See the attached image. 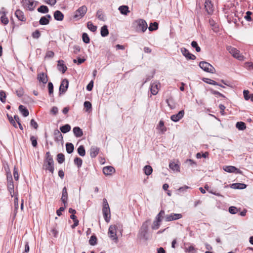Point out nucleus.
Wrapping results in <instances>:
<instances>
[{
  "mask_svg": "<svg viewBox=\"0 0 253 253\" xmlns=\"http://www.w3.org/2000/svg\"><path fill=\"white\" fill-rule=\"evenodd\" d=\"M18 109L20 112L22 114V115L24 117H26L29 115V111L24 106L20 105H19Z\"/></svg>",
  "mask_w": 253,
  "mask_h": 253,
  "instance_id": "7c9ffc66",
  "label": "nucleus"
},
{
  "mask_svg": "<svg viewBox=\"0 0 253 253\" xmlns=\"http://www.w3.org/2000/svg\"><path fill=\"white\" fill-rule=\"evenodd\" d=\"M149 30L150 31H153L156 30L158 29V24L156 22H154L153 23H151L149 25V27H148Z\"/></svg>",
  "mask_w": 253,
  "mask_h": 253,
  "instance_id": "79ce46f5",
  "label": "nucleus"
},
{
  "mask_svg": "<svg viewBox=\"0 0 253 253\" xmlns=\"http://www.w3.org/2000/svg\"><path fill=\"white\" fill-rule=\"evenodd\" d=\"M159 83L155 82L151 84V92L153 95H156L158 92V85L159 84Z\"/></svg>",
  "mask_w": 253,
  "mask_h": 253,
  "instance_id": "c85d7f7f",
  "label": "nucleus"
},
{
  "mask_svg": "<svg viewBox=\"0 0 253 253\" xmlns=\"http://www.w3.org/2000/svg\"><path fill=\"white\" fill-rule=\"evenodd\" d=\"M102 213L105 221L107 223L109 222L111 218L110 210L106 199H103Z\"/></svg>",
  "mask_w": 253,
  "mask_h": 253,
  "instance_id": "7ed1b4c3",
  "label": "nucleus"
},
{
  "mask_svg": "<svg viewBox=\"0 0 253 253\" xmlns=\"http://www.w3.org/2000/svg\"><path fill=\"white\" fill-rule=\"evenodd\" d=\"M162 220V219H160L156 217L152 225V229L153 230L158 229L160 226Z\"/></svg>",
  "mask_w": 253,
  "mask_h": 253,
  "instance_id": "473e14b6",
  "label": "nucleus"
},
{
  "mask_svg": "<svg viewBox=\"0 0 253 253\" xmlns=\"http://www.w3.org/2000/svg\"><path fill=\"white\" fill-rule=\"evenodd\" d=\"M184 115V111L183 110L180 111L177 114L172 115L170 117V119L174 122H177L181 119Z\"/></svg>",
  "mask_w": 253,
  "mask_h": 253,
  "instance_id": "2eb2a0df",
  "label": "nucleus"
},
{
  "mask_svg": "<svg viewBox=\"0 0 253 253\" xmlns=\"http://www.w3.org/2000/svg\"><path fill=\"white\" fill-rule=\"evenodd\" d=\"M118 10L120 11L122 14L125 15H127V14L130 12L129 10V8L127 5H121L119 6Z\"/></svg>",
  "mask_w": 253,
  "mask_h": 253,
  "instance_id": "cd10ccee",
  "label": "nucleus"
},
{
  "mask_svg": "<svg viewBox=\"0 0 253 253\" xmlns=\"http://www.w3.org/2000/svg\"><path fill=\"white\" fill-rule=\"evenodd\" d=\"M97 238L95 235H93L90 237L89 243L91 246H94L97 244Z\"/></svg>",
  "mask_w": 253,
  "mask_h": 253,
  "instance_id": "09e8293b",
  "label": "nucleus"
},
{
  "mask_svg": "<svg viewBox=\"0 0 253 253\" xmlns=\"http://www.w3.org/2000/svg\"><path fill=\"white\" fill-rule=\"evenodd\" d=\"M7 117L10 124H12L14 127L17 128V125L14 121V119H13L12 117L8 114H7Z\"/></svg>",
  "mask_w": 253,
  "mask_h": 253,
  "instance_id": "bf43d9fd",
  "label": "nucleus"
},
{
  "mask_svg": "<svg viewBox=\"0 0 253 253\" xmlns=\"http://www.w3.org/2000/svg\"><path fill=\"white\" fill-rule=\"evenodd\" d=\"M85 61V59H83V58H78L77 59H74L73 60V62L74 63H77L78 65H80L81 64H82L83 63H84Z\"/></svg>",
  "mask_w": 253,
  "mask_h": 253,
  "instance_id": "338daca9",
  "label": "nucleus"
},
{
  "mask_svg": "<svg viewBox=\"0 0 253 253\" xmlns=\"http://www.w3.org/2000/svg\"><path fill=\"white\" fill-rule=\"evenodd\" d=\"M48 89L49 95L51 96L53 93V85L51 82H49L48 84Z\"/></svg>",
  "mask_w": 253,
  "mask_h": 253,
  "instance_id": "4d7b16f0",
  "label": "nucleus"
},
{
  "mask_svg": "<svg viewBox=\"0 0 253 253\" xmlns=\"http://www.w3.org/2000/svg\"><path fill=\"white\" fill-rule=\"evenodd\" d=\"M247 185L244 183H233L230 187L234 189H244L246 188Z\"/></svg>",
  "mask_w": 253,
  "mask_h": 253,
  "instance_id": "2f4dec72",
  "label": "nucleus"
},
{
  "mask_svg": "<svg viewBox=\"0 0 253 253\" xmlns=\"http://www.w3.org/2000/svg\"><path fill=\"white\" fill-rule=\"evenodd\" d=\"M21 2L24 8L28 9L30 11L34 10L35 6H34L33 0H22Z\"/></svg>",
  "mask_w": 253,
  "mask_h": 253,
  "instance_id": "9d476101",
  "label": "nucleus"
},
{
  "mask_svg": "<svg viewBox=\"0 0 253 253\" xmlns=\"http://www.w3.org/2000/svg\"><path fill=\"white\" fill-rule=\"evenodd\" d=\"M181 51L183 55L188 60H195L196 58L194 54L190 53L189 50L185 48H182Z\"/></svg>",
  "mask_w": 253,
  "mask_h": 253,
  "instance_id": "4468645a",
  "label": "nucleus"
},
{
  "mask_svg": "<svg viewBox=\"0 0 253 253\" xmlns=\"http://www.w3.org/2000/svg\"><path fill=\"white\" fill-rule=\"evenodd\" d=\"M191 46L195 48V50L197 52H200L201 51V48L198 45L197 42L196 41H193L191 42Z\"/></svg>",
  "mask_w": 253,
  "mask_h": 253,
  "instance_id": "13d9d810",
  "label": "nucleus"
},
{
  "mask_svg": "<svg viewBox=\"0 0 253 253\" xmlns=\"http://www.w3.org/2000/svg\"><path fill=\"white\" fill-rule=\"evenodd\" d=\"M223 169L228 172H234L236 173H241L242 171L234 166H227L223 168Z\"/></svg>",
  "mask_w": 253,
  "mask_h": 253,
  "instance_id": "f3484780",
  "label": "nucleus"
},
{
  "mask_svg": "<svg viewBox=\"0 0 253 253\" xmlns=\"http://www.w3.org/2000/svg\"><path fill=\"white\" fill-rule=\"evenodd\" d=\"M41 36V33L40 31L36 30L34 32L32 33V37L34 39H38Z\"/></svg>",
  "mask_w": 253,
  "mask_h": 253,
  "instance_id": "0e129e2a",
  "label": "nucleus"
},
{
  "mask_svg": "<svg viewBox=\"0 0 253 253\" xmlns=\"http://www.w3.org/2000/svg\"><path fill=\"white\" fill-rule=\"evenodd\" d=\"M39 12L41 13H47L49 12V9L46 5H42L37 9Z\"/></svg>",
  "mask_w": 253,
  "mask_h": 253,
  "instance_id": "c9c22d12",
  "label": "nucleus"
},
{
  "mask_svg": "<svg viewBox=\"0 0 253 253\" xmlns=\"http://www.w3.org/2000/svg\"><path fill=\"white\" fill-rule=\"evenodd\" d=\"M199 66L205 72L210 73H214L215 72V68L207 62L201 61L199 63Z\"/></svg>",
  "mask_w": 253,
  "mask_h": 253,
  "instance_id": "423d86ee",
  "label": "nucleus"
},
{
  "mask_svg": "<svg viewBox=\"0 0 253 253\" xmlns=\"http://www.w3.org/2000/svg\"><path fill=\"white\" fill-rule=\"evenodd\" d=\"M68 198L67 188L66 187H64L62 190V197L61 198V201L63 202L64 206L66 205L67 204Z\"/></svg>",
  "mask_w": 253,
  "mask_h": 253,
  "instance_id": "4be33fe9",
  "label": "nucleus"
},
{
  "mask_svg": "<svg viewBox=\"0 0 253 253\" xmlns=\"http://www.w3.org/2000/svg\"><path fill=\"white\" fill-rule=\"evenodd\" d=\"M53 135L54 140L56 142H59V141H63V136L61 133L60 131L58 129H56L54 130Z\"/></svg>",
  "mask_w": 253,
  "mask_h": 253,
  "instance_id": "aec40b11",
  "label": "nucleus"
},
{
  "mask_svg": "<svg viewBox=\"0 0 253 253\" xmlns=\"http://www.w3.org/2000/svg\"><path fill=\"white\" fill-rule=\"evenodd\" d=\"M30 140L31 141L32 146L34 147H36L38 145L37 137L36 136L32 135L30 136Z\"/></svg>",
  "mask_w": 253,
  "mask_h": 253,
  "instance_id": "3c124183",
  "label": "nucleus"
},
{
  "mask_svg": "<svg viewBox=\"0 0 253 253\" xmlns=\"http://www.w3.org/2000/svg\"><path fill=\"white\" fill-rule=\"evenodd\" d=\"M87 28L92 32H95L97 30V26L93 24L91 21H89L87 23Z\"/></svg>",
  "mask_w": 253,
  "mask_h": 253,
  "instance_id": "49530a36",
  "label": "nucleus"
},
{
  "mask_svg": "<svg viewBox=\"0 0 253 253\" xmlns=\"http://www.w3.org/2000/svg\"><path fill=\"white\" fill-rule=\"evenodd\" d=\"M118 229L117 225H111L110 226L108 230V234L109 237L113 240H114L116 242L118 241V237L116 234V231Z\"/></svg>",
  "mask_w": 253,
  "mask_h": 253,
  "instance_id": "6e6552de",
  "label": "nucleus"
},
{
  "mask_svg": "<svg viewBox=\"0 0 253 253\" xmlns=\"http://www.w3.org/2000/svg\"><path fill=\"white\" fill-rule=\"evenodd\" d=\"M14 14L18 20L22 22L26 21V18L24 15V12L22 10L17 9L15 11Z\"/></svg>",
  "mask_w": 253,
  "mask_h": 253,
  "instance_id": "a211bd4d",
  "label": "nucleus"
},
{
  "mask_svg": "<svg viewBox=\"0 0 253 253\" xmlns=\"http://www.w3.org/2000/svg\"><path fill=\"white\" fill-rule=\"evenodd\" d=\"M150 222V219H148L146 221L143 222L138 233V236L140 238L144 239L146 240H148L147 234L148 233V227Z\"/></svg>",
  "mask_w": 253,
  "mask_h": 253,
  "instance_id": "20e7f679",
  "label": "nucleus"
},
{
  "mask_svg": "<svg viewBox=\"0 0 253 253\" xmlns=\"http://www.w3.org/2000/svg\"><path fill=\"white\" fill-rule=\"evenodd\" d=\"M166 102L167 104H168V106L171 109H173L175 108V103L174 102L173 99L171 97H170L168 99H167L166 100Z\"/></svg>",
  "mask_w": 253,
  "mask_h": 253,
  "instance_id": "72a5a7b5",
  "label": "nucleus"
},
{
  "mask_svg": "<svg viewBox=\"0 0 253 253\" xmlns=\"http://www.w3.org/2000/svg\"><path fill=\"white\" fill-rule=\"evenodd\" d=\"M7 189L12 197L17 194L14 193V184L11 175L9 177L7 176Z\"/></svg>",
  "mask_w": 253,
  "mask_h": 253,
  "instance_id": "1a4fd4ad",
  "label": "nucleus"
},
{
  "mask_svg": "<svg viewBox=\"0 0 253 253\" xmlns=\"http://www.w3.org/2000/svg\"><path fill=\"white\" fill-rule=\"evenodd\" d=\"M132 27L137 33H144L148 28L146 21L142 19L135 20L132 23Z\"/></svg>",
  "mask_w": 253,
  "mask_h": 253,
  "instance_id": "f03ea898",
  "label": "nucleus"
},
{
  "mask_svg": "<svg viewBox=\"0 0 253 253\" xmlns=\"http://www.w3.org/2000/svg\"><path fill=\"white\" fill-rule=\"evenodd\" d=\"M68 85H69L68 80L66 79H63L61 82V84H60V87H59L60 94L64 93L66 91V90L68 87Z\"/></svg>",
  "mask_w": 253,
  "mask_h": 253,
  "instance_id": "f8f14e48",
  "label": "nucleus"
},
{
  "mask_svg": "<svg viewBox=\"0 0 253 253\" xmlns=\"http://www.w3.org/2000/svg\"><path fill=\"white\" fill-rule=\"evenodd\" d=\"M30 126L33 127L35 129H37L38 125L37 123L34 119H32L30 121Z\"/></svg>",
  "mask_w": 253,
  "mask_h": 253,
  "instance_id": "774afa93",
  "label": "nucleus"
},
{
  "mask_svg": "<svg viewBox=\"0 0 253 253\" xmlns=\"http://www.w3.org/2000/svg\"><path fill=\"white\" fill-rule=\"evenodd\" d=\"M51 18V16L50 14H47L45 16H42L39 20V24L41 25H48Z\"/></svg>",
  "mask_w": 253,
  "mask_h": 253,
  "instance_id": "dca6fc26",
  "label": "nucleus"
},
{
  "mask_svg": "<svg viewBox=\"0 0 253 253\" xmlns=\"http://www.w3.org/2000/svg\"><path fill=\"white\" fill-rule=\"evenodd\" d=\"M243 95L244 98L246 100H249L250 97V94H249V91L248 90H244L243 91Z\"/></svg>",
  "mask_w": 253,
  "mask_h": 253,
  "instance_id": "e2e57ef3",
  "label": "nucleus"
},
{
  "mask_svg": "<svg viewBox=\"0 0 253 253\" xmlns=\"http://www.w3.org/2000/svg\"><path fill=\"white\" fill-rule=\"evenodd\" d=\"M143 170L146 175H149L152 173L153 169L150 166L147 165L144 167Z\"/></svg>",
  "mask_w": 253,
  "mask_h": 253,
  "instance_id": "58836bf2",
  "label": "nucleus"
},
{
  "mask_svg": "<svg viewBox=\"0 0 253 253\" xmlns=\"http://www.w3.org/2000/svg\"><path fill=\"white\" fill-rule=\"evenodd\" d=\"M13 176L15 180H18L19 179V175L18 173V169L14 167L13 169Z\"/></svg>",
  "mask_w": 253,
  "mask_h": 253,
  "instance_id": "69168bd1",
  "label": "nucleus"
},
{
  "mask_svg": "<svg viewBox=\"0 0 253 253\" xmlns=\"http://www.w3.org/2000/svg\"><path fill=\"white\" fill-rule=\"evenodd\" d=\"M74 163L75 165L77 166V167L80 169L81 168L83 164V160L81 158L79 157H76L74 160Z\"/></svg>",
  "mask_w": 253,
  "mask_h": 253,
  "instance_id": "a19ab883",
  "label": "nucleus"
},
{
  "mask_svg": "<svg viewBox=\"0 0 253 253\" xmlns=\"http://www.w3.org/2000/svg\"><path fill=\"white\" fill-rule=\"evenodd\" d=\"M169 167L170 169L173 170H175L176 171H179V166L178 164H176L174 163H170L169 164Z\"/></svg>",
  "mask_w": 253,
  "mask_h": 253,
  "instance_id": "c03bdc74",
  "label": "nucleus"
},
{
  "mask_svg": "<svg viewBox=\"0 0 253 253\" xmlns=\"http://www.w3.org/2000/svg\"><path fill=\"white\" fill-rule=\"evenodd\" d=\"M96 17L97 18L102 21H105L106 20V17L102 9H99L96 12Z\"/></svg>",
  "mask_w": 253,
  "mask_h": 253,
  "instance_id": "c756f323",
  "label": "nucleus"
},
{
  "mask_svg": "<svg viewBox=\"0 0 253 253\" xmlns=\"http://www.w3.org/2000/svg\"><path fill=\"white\" fill-rule=\"evenodd\" d=\"M100 151L99 148L92 146L89 149V155L91 158H95L98 154Z\"/></svg>",
  "mask_w": 253,
  "mask_h": 253,
  "instance_id": "6ab92c4d",
  "label": "nucleus"
},
{
  "mask_svg": "<svg viewBox=\"0 0 253 253\" xmlns=\"http://www.w3.org/2000/svg\"><path fill=\"white\" fill-rule=\"evenodd\" d=\"M53 17L55 20L57 21H62L64 15L63 13L59 10H56L53 13Z\"/></svg>",
  "mask_w": 253,
  "mask_h": 253,
  "instance_id": "a878e982",
  "label": "nucleus"
},
{
  "mask_svg": "<svg viewBox=\"0 0 253 253\" xmlns=\"http://www.w3.org/2000/svg\"><path fill=\"white\" fill-rule=\"evenodd\" d=\"M42 168L43 169H44L46 171H48L52 174L54 172V161L52 156L50 155V153L49 151L46 152Z\"/></svg>",
  "mask_w": 253,
  "mask_h": 253,
  "instance_id": "f257e3e1",
  "label": "nucleus"
},
{
  "mask_svg": "<svg viewBox=\"0 0 253 253\" xmlns=\"http://www.w3.org/2000/svg\"><path fill=\"white\" fill-rule=\"evenodd\" d=\"M37 79L39 82H42L44 84H46L48 81L47 76L44 73H41L39 74L38 75Z\"/></svg>",
  "mask_w": 253,
  "mask_h": 253,
  "instance_id": "5701e85b",
  "label": "nucleus"
},
{
  "mask_svg": "<svg viewBox=\"0 0 253 253\" xmlns=\"http://www.w3.org/2000/svg\"><path fill=\"white\" fill-rule=\"evenodd\" d=\"M236 127L240 130H243L246 128V124L243 122H238L236 124Z\"/></svg>",
  "mask_w": 253,
  "mask_h": 253,
  "instance_id": "ea45409f",
  "label": "nucleus"
},
{
  "mask_svg": "<svg viewBox=\"0 0 253 253\" xmlns=\"http://www.w3.org/2000/svg\"><path fill=\"white\" fill-rule=\"evenodd\" d=\"M66 149L68 154H71L74 150V145L72 143L68 142L66 144Z\"/></svg>",
  "mask_w": 253,
  "mask_h": 253,
  "instance_id": "e433bc0d",
  "label": "nucleus"
},
{
  "mask_svg": "<svg viewBox=\"0 0 253 253\" xmlns=\"http://www.w3.org/2000/svg\"><path fill=\"white\" fill-rule=\"evenodd\" d=\"M227 50L234 58L237 59L240 61L244 60V56L240 53V51L237 48L232 46H228L227 47Z\"/></svg>",
  "mask_w": 253,
  "mask_h": 253,
  "instance_id": "39448f33",
  "label": "nucleus"
},
{
  "mask_svg": "<svg viewBox=\"0 0 253 253\" xmlns=\"http://www.w3.org/2000/svg\"><path fill=\"white\" fill-rule=\"evenodd\" d=\"M182 215L181 213H172L169 214H167L165 216V220L166 221H170L182 218Z\"/></svg>",
  "mask_w": 253,
  "mask_h": 253,
  "instance_id": "9b49d317",
  "label": "nucleus"
},
{
  "mask_svg": "<svg viewBox=\"0 0 253 253\" xmlns=\"http://www.w3.org/2000/svg\"><path fill=\"white\" fill-rule=\"evenodd\" d=\"M84 108H85V111L88 112L89 110H91L92 109V105L91 103L87 101H86L84 102Z\"/></svg>",
  "mask_w": 253,
  "mask_h": 253,
  "instance_id": "8fccbe9b",
  "label": "nucleus"
},
{
  "mask_svg": "<svg viewBox=\"0 0 253 253\" xmlns=\"http://www.w3.org/2000/svg\"><path fill=\"white\" fill-rule=\"evenodd\" d=\"M203 81L204 82H205L209 84H212V85L218 84V83H217L216 82H215L212 80L208 79V78H204L203 79Z\"/></svg>",
  "mask_w": 253,
  "mask_h": 253,
  "instance_id": "864d4df0",
  "label": "nucleus"
},
{
  "mask_svg": "<svg viewBox=\"0 0 253 253\" xmlns=\"http://www.w3.org/2000/svg\"><path fill=\"white\" fill-rule=\"evenodd\" d=\"M82 39L83 42L85 43H88L90 42V39L87 34L84 33L82 35Z\"/></svg>",
  "mask_w": 253,
  "mask_h": 253,
  "instance_id": "603ef678",
  "label": "nucleus"
},
{
  "mask_svg": "<svg viewBox=\"0 0 253 253\" xmlns=\"http://www.w3.org/2000/svg\"><path fill=\"white\" fill-rule=\"evenodd\" d=\"M73 131L76 137H81L83 135V130L79 126L74 127L73 129Z\"/></svg>",
  "mask_w": 253,
  "mask_h": 253,
  "instance_id": "bb28decb",
  "label": "nucleus"
},
{
  "mask_svg": "<svg viewBox=\"0 0 253 253\" xmlns=\"http://www.w3.org/2000/svg\"><path fill=\"white\" fill-rule=\"evenodd\" d=\"M115 171V169L112 166L105 167L103 169V173L106 175H111Z\"/></svg>",
  "mask_w": 253,
  "mask_h": 253,
  "instance_id": "393cba45",
  "label": "nucleus"
},
{
  "mask_svg": "<svg viewBox=\"0 0 253 253\" xmlns=\"http://www.w3.org/2000/svg\"><path fill=\"white\" fill-rule=\"evenodd\" d=\"M158 127L161 129V130L162 131V132H165L167 130V128L166 127H165L164 126V123L163 121H160L159 122V125L158 126Z\"/></svg>",
  "mask_w": 253,
  "mask_h": 253,
  "instance_id": "6e6d98bb",
  "label": "nucleus"
},
{
  "mask_svg": "<svg viewBox=\"0 0 253 253\" xmlns=\"http://www.w3.org/2000/svg\"><path fill=\"white\" fill-rule=\"evenodd\" d=\"M6 93L5 92L2 90H0V100L2 103L6 102Z\"/></svg>",
  "mask_w": 253,
  "mask_h": 253,
  "instance_id": "de8ad7c7",
  "label": "nucleus"
},
{
  "mask_svg": "<svg viewBox=\"0 0 253 253\" xmlns=\"http://www.w3.org/2000/svg\"><path fill=\"white\" fill-rule=\"evenodd\" d=\"M0 20L4 25H6L9 22V20L6 16H1Z\"/></svg>",
  "mask_w": 253,
  "mask_h": 253,
  "instance_id": "5fc2aeb1",
  "label": "nucleus"
},
{
  "mask_svg": "<svg viewBox=\"0 0 253 253\" xmlns=\"http://www.w3.org/2000/svg\"><path fill=\"white\" fill-rule=\"evenodd\" d=\"M100 34L102 37H105L109 34V31L106 25H104L101 28Z\"/></svg>",
  "mask_w": 253,
  "mask_h": 253,
  "instance_id": "f704fd0d",
  "label": "nucleus"
},
{
  "mask_svg": "<svg viewBox=\"0 0 253 253\" xmlns=\"http://www.w3.org/2000/svg\"><path fill=\"white\" fill-rule=\"evenodd\" d=\"M51 234L54 237H57L58 234V231L56 229L55 227H53L50 230Z\"/></svg>",
  "mask_w": 253,
  "mask_h": 253,
  "instance_id": "680f3d73",
  "label": "nucleus"
},
{
  "mask_svg": "<svg viewBox=\"0 0 253 253\" xmlns=\"http://www.w3.org/2000/svg\"><path fill=\"white\" fill-rule=\"evenodd\" d=\"M205 8L209 14H211L213 11V6L211 0H206L205 2Z\"/></svg>",
  "mask_w": 253,
  "mask_h": 253,
  "instance_id": "ddd939ff",
  "label": "nucleus"
},
{
  "mask_svg": "<svg viewBox=\"0 0 253 253\" xmlns=\"http://www.w3.org/2000/svg\"><path fill=\"white\" fill-rule=\"evenodd\" d=\"M184 251L188 253H196L195 249L193 246L191 245L190 243L184 244Z\"/></svg>",
  "mask_w": 253,
  "mask_h": 253,
  "instance_id": "b1692460",
  "label": "nucleus"
},
{
  "mask_svg": "<svg viewBox=\"0 0 253 253\" xmlns=\"http://www.w3.org/2000/svg\"><path fill=\"white\" fill-rule=\"evenodd\" d=\"M71 129V126L68 124L65 125L60 127L61 131L63 133H66L69 132Z\"/></svg>",
  "mask_w": 253,
  "mask_h": 253,
  "instance_id": "4c0bfd02",
  "label": "nucleus"
},
{
  "mask_svg": "<svg viewBox=\"0 0 253 253\" xmlns=\"http://www.w3.org/2000/svg\"><path fill=\"white\" fill-rule=\"evenodd\" d=\"M64 62L62 60H59L58 61V64H57V69L58 70L62 72L63 74H64L66 70H67V66L64 65Z\"/></svg>",
  "mask_w": 253,
  "mask_h": 253,
  "instance_id": "412c9836",
  "label": "nucleus"
},
{
  "mask_svg": "<svg viewBox=\"0 0 253 253\" xmlns=\"http://www.w3.org/2000/svg\"><path fill=\"white\" fill-rule=\"evenodd\" d=\"M87 8L85 5H83L76 10L74 13L73 17L74 19H80L83 17L86 14Z\"/></svg>",
  "mask_w": 253,
  "mask_h": 253,
  "instance_id": "0eeeda50",
  "label": "nucleus"
},
{
  "mask_svg": "<svg viewBox=\"0 0 253 253\" xmlns=\"http://www.w3.org/2000/svg\"><path fill=\"white\" fill-rule=\"evenodd\" d=\"M78 153L82 157L84 156L85 155V150L83 145H80L77 149Z\"/></svg>",
  "mask_w": 253,
  "mask_h": 253,
  "instance_id": "37998d69",
  "label": "nucleus"
},
{
  "mask_svg": "<svg viewBox=\"0 0 253 253\" xmlns=\"http://www.w3.org/2000/svg\"><path fill=\"white\" fill-rule=\"evenodd\" d=\"M228 211L230 213L233 214L236 213L238 212V210L236 207L234 206H231L229 208Z\"/></svg>",
  "mask_w": 253,
  "mask_h": 253,
  "instance_id": "052dcab7",
  "label": "nucleus"
},
{
  "mask_svg": "<svg viewBox=\"0 0 253 253\" xmlns=\"http://www.w3.org/2000/svg\"><path fill=\"white\" fill-rule=\"evenodd\" d=\"M57 161L59 164H62L65 161V156L62 153H59L57 155Z\"/></svg>",
  "mask_w": 253,
  "mask_h": 253,
  "instance_id": "a18cd8bd",
  "label": "nucleus"
}]
</instances>
